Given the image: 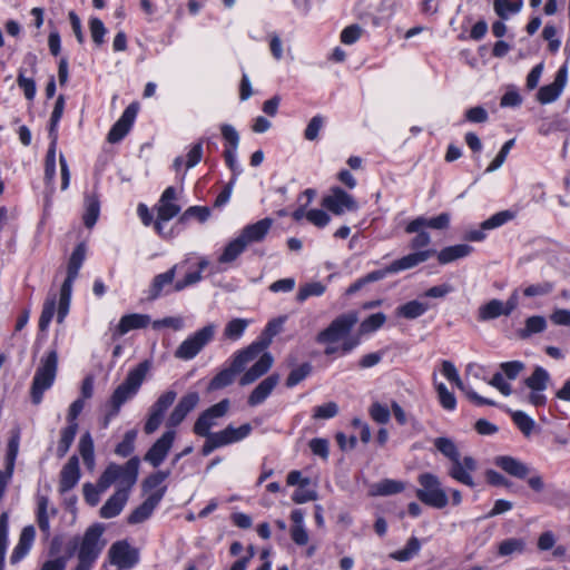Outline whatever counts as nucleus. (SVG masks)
<instances>
[{
    "mask_svg": "<svg viewBox=\"0 0 570 570\" xmlns=\"http://www.w3.org/2000/svg\"><path fill=\"white\" fill-rule=\"evenodd\" d=\"M148 371L149 363L144 361L128 372L125 381L116 387L110 396L109 403L111 410L106 416V424L111 417L118 415L121 406L127 401L131 400L138 393Z\"/></svg>",
    "mask_w": 570,
    "mask_h": 570,
    "instance_id": "obj_1",
    "label": "nucleus"
},
{
    "mask_svg": "<svg viewBox=\"0 0 570 570\" xmlns=\"http://www.w3.org/2000/svg\"><path fill=\"white\" fill-rule=\"evenodd\" d=\"M435 255V249H424L407 254L390 264V271L399 273L402 271L411 269Z\"/></svg>",
    "mask_w": 570,
    "mask_h": 570,
    "instance_id": "obj_22",
    "label": "nucleus"
},
{
    "mask_svg": "<svg viewBox=\"0 0 570 570\" xmlns=\"http://www.w3.org/2000/svg\"><path fill=\"white\" fill-rule=\"evenodd\" d=\"M514 217L515 213L512 210H502L495 213L494 215H492L491 217L481 223L480 229L468 230L464 235V238L469 242H482L487 237V230L499 228L507 224L508 222L514 219Z\"/></svg>",
    "mask_w": 570,
    "mask_h": 570,
    "instance_id": "obj_12",
    "label": "nucleus"
},
{
    "mask_svg": "<svg viewBox=\"0 0 570 570\" xmlns=\"http://www.w3.org/2000/svg\"><path fill=\"white\" fill-rule=\"evenodd\" d=\"M338 413V406L335 402H327L325 404L315 406L313 410V419L327 420L336 416Z\"/></svg>",
    "mask_w": 570,
    "mask_h": 570,
    "instance_id": "obj_63",
    "label": "nucleus"
},
{
    "mask_svg": "<svg viewBox=\"0 0 570 570\" xmlns=\"http://www.w3.org/2000/svg\"><path fill=\"white\" fill-rule=\"evenodd\" d=\"M56 304H57V295L56 294H49L46 298L42 312L39 318V330L45 332L49 327V324L51 323L55 312H56Z\"/></svg>",
    "mask_w": 570,
    "mask_h": 570,
    "instance_id": "obj_45",
    "label": "nucleus"
},
{
    "mask_svg": "<svg viewBox=\"0 0 570 570\" xmlns=\"http://www.w3.org/2000/svg\"><path fill=\"white\" fill-rule=\"evenodd\" d=\"M434 446L452 463H460V452L456 444L448 438H436Z\"/></svg>",
    "mask_w": 570,
    "mask_h": 570,
    "instance_id": "obj_41",
    "label": "nucleus"
},
{
    "mask_svg": "<svg viewBox=\"0 0 570 570\" xmlns=\"http://www.w3.org/2000/svg\"><path fill=\"white\" fill-rule=\"evenodd\" d=\"M430 308L428 303L410 301L396 308V314L407 320H414L423 315Z\"/></svg>",
    "mask_w": 570,
    "mask_h": 570,
    "instance_id": "obj_36",
    "label": "nucleus"
},
{
    "mask_svg": "<svg viewBox=\"0 0 570 570\" xmlns=\"http://www.w3.org/2000/svg\"><path fill=\"white\" fill-rule=\"evenodd\" d=\"M512 420H513L514 424L527 436H529L532 433V431H533V429L535 426L534 421L529 415H527L524 412H522V411L514 412L512 414Z\"/></svg>",
    "mask_w": 570,
    "mask_h": 570,
    "instance_id": "obj_62",
    "label": "nucleus"
},
{
    "mask_svg": "<svg viewBox=\"0 0 570 570\" xmlns=\"http://www.w3.org/2000/svg\"><path fill=\"white\" fill-rule=\"evenodd\" d=\"M316 499L317 492L315 491L314 488H311L309 485L298 487L292 495V500L297 504L314 501Z\"/></svg>",
    "mask_w": 570,
    "mask_h": 570,
    "instance_id": "obj_64",
    "label": "nucleus"
},
{
    "mask_svg": "<svg viewBox=\"0 0 570 570\" xmlns=\"http://www.w3.org/2000/svg\"><path fill=\"white\" fill-rule=\"evenodd\" d=\"M245 249L246 246L244 243L239 239V237H236L225 246L222 255L218 258V262L222 264L233 263Z\"/></svg>",
    "mask_w": 570,
    "mask_h": 570,
    "instance_id": "obj_44",
    "label": "nucleus"
},
{
    "mask_svg": "<svg viewBox=\"0 0 570 570\" xmlns=\"http://www.w3.org/2000/svg\"><path fill=\"white\" fill-rule=\"evenodd\" d=\"M322 206L334 215H343L345 212L358 209L355 198L341 187L331 188L328 195L323 197Z\"/></svg>",
    "mask_w": 570,
    "mask_h": 570,
    "instance_id": "obj_10",
    "label": "nucleus"
},
{
    "mask_svg": "<svg viewBox=\"0 0 570 570\" xmlns=\"http://www.w3.org/2000/svg\"><path fill=\"white\" fill-rule=\"evenodd\" d=\"M170 471H157L148 475L142 482V491L147 494V498L159 497V502L164 498L167 485L165 481L169 476Z\"/></svg>",
    "mask_w": 570,
    "mask_h": 570,
    "instance_id": "obj_21",
    "label": "nucleus"
},
{
    "mask_svg": "<svg viewBox=\"0 0 570 570\" xmlns=\"http://www.w3.org/2000/svg\"><path fill=\"white\" fill-rule=\"evenodd\" d=\"M473 468L474 465H453L450 471V475L463 484L473 487L474 482L471 476V471Z\"/></svg>",
    "mask_w": 570,
    "mask_h": 570,
    "instance_id": "obj_60",
    "label": "nucleus"
},
{
    "mask_svg": "<svg viewBox=\"0 0 570 570\" xmlns=\"http://www.w3.org/2000/svg\"><path fill=\"white\" fill-rule=\"evenodd\" d=\"M416 498L424 504L443 509L449 504V495L441 481L431 473H422L417 478Z\"/></svg>",
    "mask_w": 570,
    "mask_h": 570,
    "instance_id": "obj_4",
    "label": "nucleus"
},
{
    "mask_svg": "<svg viewBox=\"0 0 570 570\" xmlns=\"http://www.w3.org/2000/svg\"><path fill=\"white\" fill-rule=\"evenodd\" d=\"M71 293H72V285L62 283L60 293H59V302H58V311H57V322L59 324L63 323L66 316L69 313Z\"/></svg>",
    "mask_w": 570,
    "mask_h": 570,
    "instance_id": "obj_42",
    "label": "nucleus"
},
{
    "mask_svg": "<svg viewBox=\"0 0 570 570\" xmlns=\"http://www.w3.org/2000/svg\"><path fill=\"white\" fill-rule=\"evenodd\" d=\"M17 83L20 89H22L24 97L28 100H32L36 96V82L32 78H28L24 76V70L22 68L19 69Z\"/></svg>",
    "mask_w": 570,
    "mask_h": 570,
    "instance_id": "obj_61",
    "label": "nucleus"
},
{
    "mask_svg": "<svg viewBox=\"0 0 570 570\" xmlns=\"http://www.w3.org/2000/svg\"><path fill=\"white\" fill-rule=\"evenodd\" d=\"M273 356L269 353H264L259 358L244 372L239 380L240 385H248L266 374L273 365Z\"/></svg>",
    "mask_w": 570,
    "mask_h": 570,
    "instance_id": "obj_26",
    "label": "nucleus"
},
{
    "mask_svg": "<svg viewBox=\"0 0 570 570\" xmlns=\"http://www.w3.org/2000/svg\"><path fill=\"white\" fill-rule=\"evenodd\" d=\"M236 373L228 366L219 371L209 382L208 390L216 391L230 385L235 380Z\"/></svg>",
    "mask_w": 570,
    "mask_h": 570,
    "instance_id": "obj_49",
    "label": "nucleus"
},
{
    "mask_svg": "<svg viewBox=\"0 0 570 570\" xmlns=\"http://www.w3.org/2000/svg\"><path fill=\"white\" fill-rule=\"evenodd\" d=\"M550 379L549 373L543 367H535L533 373L525 379V385L531 390L544 391Z\"/></svg>",
    "mask_w": 570,
    "mask_h": 570,
    "instance_id": "obj_48",
    "label": "nucleus"
},
{
    "mask_svg": "<svg viewBox=\"0 0 570 570\" xmlns=\"http://www.w3.org/2000/svg\"><path fill=\"white\" fill-rule=\"evenodd\" d=\"M249 321L246 318H233L230 320L224 328L223 336L228 341H238L244 335L246 328L249 325Z\"/></svg>",
    "mask_w": 570,
    "mask_h": 570,
    "instance_id": "obj_37",
    "label": "nucleus"
},
{
    "mask_svg": "<svg viewBox=\"0 0 570 570\" xmlns=\"http://www.w3.org/2000/svg\"><path fill=\"white\" fill-rule=\"evenodd\" d=\"M312 371V366L309 363H304L296 368L292 370L286 379V386L294 387L299 382H302L305 377L309 375Z\"/></svg>",
    "mask_w": 570,
    "mask_h": 570,
    "instance_id": "obj_59",
    "label": "nucleus"
},
{
    "mask_svg": "<svg viewBox=\"0 0 570 570\" xmlns=\"http://www.w3.org/2000/svg\"><path fill=\"white\" fill-rule=\"evenodd\" d=\"M177 191L174 187H167L157 204L158 220H170L180 212V206L176 203Z\"/></svg>",
    "mask_w": 570,
    "mask_h": 570,
    "instance_id": "obj_18",
    "label": "nucleus"
},
{
    "mask_svg": "<svg viewBox=\"0 0 570 570\" xmlns=\"http://www.w3.org/2000/svg\"><path fill=\"white\" fill-rule=\"evenodd\" d=\"M179 265L175 264L170 269L165 273H160L156 275L149 287V299H156L160 297L163 294L170 293L169 286L174 287V279L176 276V271Z\"/></svg>",
    "mask_w": 570,
    "mask_h": 570,
    "instance_id": "obj_24",
    "label": "nucleus"
},
{
    "mask_svg": "<svg viewBox=\"0 0 570 570\" xmlns=\"http://www.w3.org/2000/svg\"><path fill=\"white\" fill-rule=\"evenodd\" d=\"M473 252V247L468 244H456L435 252L438 262L441 265L450 264L454 261L468 257Z\"/></svg>",
    "mask_w": 570,
    "mask_h": 570,
    "instance_id": "obj_29",
    "label": "nucleus"
},
{
    "mask_svg": "<svg viewBox=\"0 0 570 570\" xmlns=\"http://www.w3.org/2000/svg\"><path fill=\"white\" fill-rule=\"evenodd\" d=\"M137 438L136 430H129L125 433L124 439L117 444L115 453L120 458L129 456L134 451V444Z\"/></svg>",
    "mask_w": 570,
    "mask_h": 570,
    "instance_id": "obj_54",
    "label": "nucleus"
},
{
    "mask_svg": "<svg viewBox=\"0 0 570 570\" xmlns=\"http://www.w3.org/2000/svg\"><path fill=\"white\" fill-rule=\"evenodd\" d=\"M216 328V325L210 323L189 335L176 348L175 357L184 361L195 358L214 340Z\"/></svg>",
    "mask_w": 570,
    "mask_h": 570,
    "instance_id": "obj_6",
    "label": "nucleus"
},
{
    "mask_svg": "<svg viewBox=\"0 0 570 570\" xmlns=\"http://www.w3.org/2000/svg\"><path fill=\"white\" fill-rule=\"evenodd\" d=\"M150 324V317L147 314H127L124 315L116 328L118 335H125L129 331L145 328Z\"/></svg>",
    "mask_w": 570,
    "mask_h": 570,
    "instance_id": "obj_30",
    "label": "nucleus"
},
{
    "mask_svg": "<svg viewBox=\"0 0 570 570\" xmlns=\"http://www.w3.org/2000/svg\"><path fill=\"white\" fill-rule=\"evenodd\" d=\"M268 342L255 341L247 347L242 348L233 354L229 367L236 373L243 372L247 364L254 361L267 347Z\"/></svg>",
    "mask_w": 570,
    "mask_h": 570,
    "instance_id": "obj_13",
    "label": "nucleus"
},
{
    "mask_svg": "<svg viewBox=\"0 0 570 570\" xmlns=\"http://www.w3.org/2000/svg\"><path fill=\"white\" fill-rule=\"evenodd\" d=\"M35 538H36V530H35L33 525H27L22 529L20 537H19V541H18L17 546L14 547V549L11 553V557H10V562L12 564H17L28 554V552L30 551V549L33 544Z\"/></svg>",
    "mask_w": 570,
    "mask_h": 570,
    "instance_id": "obj_28",
    "label": "nucleus"
},
{
    "mask_svg": "<svg viewBox=\"0 0 570 570\" xmlns=\"http://www.w3.org/2000/svg\"><path fill=\"white\" fill-rule=\"evenodd\" d=\"M176 432L173 430L166 431L149 449L145 455V460L149 463H160L165 460L168 451L173 446Z\"/></svg>",
    "mask_w": 570,
    "mask_h": 570,
    "instance_id": "obj_20",
    "label": "nucleus"
},
{
    "mask_svg": "<svg viewBox=\"0 0 570 570\" xmlns=\"http://www.w3.org/2000/svg\"><path fill=\"white\" fill-rule=\"evenodd\" d=\"M568 82V68L562 66L556 73L553 82L541 87L537 94V99L542 105L556 101L562 94Z\"/></svg>",
    "mask_w": 570,
    "mask_h": 570,
    "instance_id": "obj_14",
    "label": "nucleus"
},
{
    "mask_svg": "<svg viewBox=\"0 0 570 570\" xmlns=\"http://www.w3.org/2000/svg\"><path fill=\"white\" fill-rule=\"evenodd\" d=\"M77 430L78 424L67 425L61 430L60 440L57 445V455L59 459H61L68 452L75 440Z\"/></svg>",
    "mask_w": 570,
    "mask_h": 570,
    "instance_id": "obj_47",
    "label": "nucleus"
},
{
    "mask_svg": "<svg viewBox=\"0 0 570 570\" xmlns=\"http://www.w3.org/2000/svg\"><path fill=\"white\" fill-rule=\"evenodd\" d=\"M278 382V374H272L264 379L249 394L247 400L248 405L257 406L264 403L265 400L272 394Z\"/></svg>",
    "mask_w": 570,
    "mask_h": 570,
    "instance_id": "obj_27",
    "label": "nucleus"
},
{
    "mask_svg": "<svg viewBox=\"0 0 570 570\" xmlns=\"http://www.w3.org/2000/svg\"><path fill=\"white\" fill-rule=\"evenodd\" d=\"M128 497L125 490H117L114 495H111L105 504L100 509V515L105 519H110L118 515L126 502L128 501Z\"/></svg>",
    "mask_w": 570,
    "mask_h": 570,
    "instance_id": "obj_31",
    "label": "nucleus"
},
{
    "mask_svg": "<svg viewBox=\"0 0 570 570\" xmlns=\"http://www.w3.org/2000/svg\"><path fill=\"white\" fill-rule=\"evenodd\" d=\"M176 397L177 393L173 390H168L159 395L156 402L150 406L149 411L164 416L166 411L174 404Z\"/></svg>",
    "mask_w": 570,
    "mask_h": 570,
    "instance_id": "obj_50",
    "label": "nucleus"
},
{
    "mask_svg": "<svg viewBox=\"0 0 570 570\" xmlns=\"http://www.w3.org/2000/svg\"><path fill=\"white\" fill-rule=\"evenodd\" d=\"M105 527L96 523L89 527L80 540L78 564L73 570H91L106 542L101 539Z\"/></svg>",
    "mask_w": 570,
    "mask_h": 570,
    "instance_id": "obj_2",
    "label": "nucleus"
},
{
    "mask_svg": "<svg viewBox=\"0 0 570 570\" xmlns=\"http://www.w3.org/2000/svg\"><path fill=\"white\" fill-rule=\"evenodd\" d=\"M138 112V105L137 104H130L125 111L122 112L121 117L116 121V124L111 127L109 134H108V141L111 144L120 141L130 130L136 116Z\"/></svg>",
    "mask_w": 570,
    "mask_h": 570,
    "instance_id": "obj_17",
    "label": "nucleus"
},
{
    "mask_svg": "<svg viewBox=\"0 0 570 570\" xmlns=\"http://www.w3.org/2000/svg\"><path fill=\"white\" fill-rule=\"evenodd\" d=\"M158 504L159 497L147 498L128 515V523L138 524L146 521L153 514V511Z\"/></svg>",
    "mask_w": 570,
    "mask_h": 570,
    "instance_id": "obj_33",
    "label": "nucleus"
},
{
    "mask_svg": "<svg viewBox=\"0 0 570 570\" xmlns=\"http://www.w3.org/2000/svg\"><path fill=\"white\" fill-rule=\"evenodd\" d=\"M138 476V465H109L98 481L100 491L107 490L111 484L117 490H125L127 495Z\"/></svg>",
    "mask_w": 570,
    "mask_h": 570,
    "instance_id": "obj_5",
    "label": "nucleus"
},
{
    "mask_svg": "<svg viewBox=\"0 0 570 570\" xmlns=\"http://www.w3.org/2000/svg\"><path fill=\"white\" fill-rule=\"evenodd\" d=\"M273 356L269 353H264L259 358L244 372L239 380L240 385H248L266 374L273 365Z\"/></svg>",
    "mask_w": 570,
    "mask_h": 570,
    "instance_id": "obj_25",
    "label": "nucleus"
},
{
    "mask_svg": "<svg viewBox=\"0 0 570 570\" xmlns=\"http://www.w3.org/2000/svg\"><path fill=\"white\" fill-rule=\"evenodd\" d=\"M85 257L86 246L83 244L77 245L69 258L67 277L63 283L73 285L75 279L78 277L79 269L83 264Z\"/></svg>",
    "mask_w": 570,
    "mask_h": 570,
    "instance_id": "obj_32",
    "label": "nucleus"
},
{
    "mask_svg": "<svg viewBox=\"0 0 570 570\" xmlns=\"http://www.w3.org/2000/svg\"><path fill=\"white\" fill-rule=\"evenodd\" d=\"M442 374L452 383H454L465 395L466 397L474 402L476 405H495V402L485 399L481 395H479L473 390L465 386L459 375L458 370L455 368L454 364L450 361H443L442 362Z\"/></svg>",
    "mask_w": 570,
    "mask_h": 570,
    "instance_id": "obj_15",
    "label": "nucleus"
},
{
    "mask_svg": "<svg viewBox=\"0 0 570 570\" xmlns=\"http://www.w3.org/2000/svg\"><path fill=\"white\" fill-rule=\"evenodd\" d=\"M198 403L199 395L197 392L186 393L171 411L167 420V426L170 429L178 426Z\"/></svg>",
    "mask_w": 570,
    "mask_h": 570,
    "instance_id": "obj_16",
    "label": "nucleus"
},
{
    "mask_svg": "<svg viewBox=\"0 0 570 570\" xmlns=\"http://www.w3.org/2000/svg\"><path fill=\"white\" fill-rule=\"evenodd\" d=\"M272 226V218H263L254 224L245 226L238 237L247 247L253 243L262 242L266 237Z\"/></svg>",
    "mask_w": 570,
    "mask_h": 570,
    "instance_id": "obj_19",
    "label": "nucleus"
},
{
    "mask_svg": "<svg viewBox=\"0 0 570 570\" xmlns=\"http://www.w3.org/2000/svg\"><path fill=\"white\" fill-rule=\"evenodd\" d=\"M308 449L318 460L325 461L328 459L330 443L326 439L314 438L309 440Z\"/></svg>",
    "mask_w": 570,
    "mask_h": 570,
    "instance_id": "obj_55",
    "label": "nucleus"
},
{
    "mask_svg": "<svg viewBox=\"0 0 570 570\" xmlns=\"http://www.w3.org/2000/svg\"><path fill=\"white\" fill-rule=\"evenodd\" d=\"M326 292V285L322 282H308L302 284L296 293V301L304 303L309 297H320Z\"/></svg>",
    "mask_w": 570,
    "mask_h": 570,
    "instance_id": "obj_39",
    "label": "nucleus"
},
{
    "mask_svg": "<svg viewBox=\"0 0 570 570\" xmlns=\"http://www.w3.org/2000/svg\"><path fill=\"white\" fill-rule=\"evenodd\" d=\"M250 432L252 425L249 423H245L238 428L228 425L224 430L209 435V440H206L202 452L204 455H208L217 448L244 440Z\"/></svg>",
    "mask_w": 570,
    "mask_h": 570,
    "instance_id": "obj_7",
    "label": "nucleus"
},
{
    "mask_svg": "<svg viewBox=\"0 0 570 570\" xmlns=\"http://www.w3.org/2000/svg\"><path fill=\"white\" fill-rule=\"evenodd\" d=\"M525 547V542L522 539L511 538L503 540L499 544V554L500 556H510L513 553H521L523 552Z\"/></svg>",
    "mask_w": 570,
    "mask_h": 570,
    "instance_id": "obj_57",
    "label": "nucleus"
},
{
    "mask_svg": "<svg viewBox=\"0 0 570 570\" xmlns=\"http://www.w3.org/2000/svg\"><path fill=\"white\" fill-rule=\"evenodd\" d=\"M508 316L503 302L497 298L489 301L481 305L478 309V318L481 322L498 318L500 316Z\"/></svg>",
    "mask_w": 570,
    "mask_h": 570,
    "instance_id": "obj_34",
    "label": "nucleus"
},
{
    "mask_svg": "<svg viewBox=\"0 0 570 570\" xmlns=\"http://www.w3.org/2000/svg\"><path fill=\"white\" fill-rule=\"evenodd\" d=\"M108 558L111 564L121 570L132 568L139 560L138 551L131 548L127 541L112 543L108 551Z\"/></svg>",
    "mask_w": 570,
    "mask_h": 570,
    "instance_id": "obj_11",
    "label": "nucleus"
},
{
    "mask_svg": "<svg viewBox=\"0 0 570 570\" xmlns=\"http://www.w3.org/2000/svg\"><path fill=\"white\" fill-rule=\"evenodd\" d=\"M451 216L449 213H442L432 218H425L420 216L413 220H411L406 227L405 232L407 234H414V232H419L425 227H430L433 229H446L450 226Z\"/></svg>",
    "mask_w": 570,
    "mask_h": 570,
    "instance_id": "obj_23",
    "label": "nucleus"
},
{
    "mask_svg": "<svg viewBox=\"0 0 570 570\" xmlns=\"http://www.w3.org/2000/svg\"><path fill=\"white\" fill-rule=\"evenodd\" d=\"M438 397L443 409L453 411L456 406V399L452 392L448 390L444 383H434Z\"/></svg>",
    "mask_w": 570,
    "mask_h": 570,
    "instance_id": "obj_56",
    "label": "nucleus"
},
{
    "mask_svg": "<svg viewBox=\"0 0 570 570\" xmlns=\"http://www.w3.org/2000/svg\"><path fill=\"white\" fill-rule=\"evenodd\" d=\"M58 371V352L52 348L48 351L39 362L36 370L30 394L33 404H40L43 393L49 390L56 379Z\"/></svg>",
    "mask_w": 570,
    "mask_h": 570,
    "instance_id": "obj_3",
    "label": "nucleus"
},
{
    "mask_svg": "<svg viewBox=\"0 0 570 570\" xmlns=\"http://www.w3.org/2000/svg\"><path fill=\"white\" fill-rule=\"evenodd\" d=\"M176 397L177 393L173 390H168L159 395L156 402L150 406L149 411L164 416L166 411L174 404Z\"/></svg>",
    "mask_w": 570,
    "mask_h": 570,
    "instance_id": "obj_51",
    "label": "nucleus"
},
{
    "mask_svg": "<svg viewBox=\"0 0 570 570\" xmlns=\"http://www.w3.org/2000/svg\"><path fill=\"white\" fill-rule=\"evenodd\" d=\"M547 327V321L543 316H530L525 320L524 328L519 331L521 338H528L533 334L541 333Z\"/></svg>",
    "mask_w": 570,
    "mask_h": 570,
    "instance_id": "obj_46",
    "label": "nucleus"
},
{
    "mask_svg": "<svg viewBox=\"0 0 570 570\" xmlns=\"http://www.w3.org/2000/svg\"><path fill=\"white\" fill-rule=\"evenodd\" d=\"M230 407L228 399H224L220 402L212 405L205 410L197 419L194 424V433L199 436H205L209 440V435L213 433L210 429L217 424V420L225 416Z\"/></svg>",
    "mask_w": 570,
    "mask_h": 570,
    "instance_id": "obj_9",
    "label": "nucleus"
},
{
    "mask_svg": "<svg viewBox=\"0 0 570 570\" xmlns=\"http://www.w3.org/2000/svg\"><path fill=\"white\" fill-rule=\"evenodd\" d=\"M85 215H83V224L86 227L91 228L100 213V202L96 194H87L85 196Z\"/></svg>",
    "mask_w": 570,
    "mask_h": 570,
    "instance_id": "obj_35",
    "label": "nucleus"
},
{
    "mask_svg": "<svg viewBox=\"0 0 570 570\" xmlns=\"http://www.w3.org/2000/svg\"><path fill=\"white\" fill-rule=\"evenodd\" d=\"M386 322L384 313H375L366 317L360 325V334H370L381 328Z\"/></svg>",
    "mask_w": 570,
    "mask_h": 570,
    "instance_id": "obj_53",
    "label": "nucleus"
},
{
    "mask_svg": "<svg viewBox=\"0 0 570 570\" xmlns=\"http://www.w3.org/2000/svg\"><path fill=\"white\" fill-rule=\"evenodd\" d=\"M357 321L358 317L355 312L342 314L332 321L325 330L320 332L316 340L318 343H335L345 337Z\"/></svg>",
    "mask_w": 570,
    "mask_h": 570,
    "instance_id": "obj_8",
    "label": "nucleus"
},
{
    "mask_svg": "<svg viewBox=\"0 0 570 570\" xmlns=\"http://www.w3.org/2000/svg\"><path fill=\"white\" fill-rule=\"evenodd\" d=\"M78 451L85 463H92L94 461V441L89 432L81 435L78 443Z\"/></svg>",
    "mask_w": 570,
    "mask_h": 570,
    "instance_id": "obj_58",
    "label": "nucleus"
},
{
    "mask_svg": "<svg viewBox=\"0 0 570 570\" xmlns=\"http://www.w3.org/2000/svg\"><path fill=\"white\" fill-rule=\"evenodd\" d=\"M48 505L49 499L45 495H39L37 499V523L47 538L50 535V515Z\"/></svg>",
    "mask_w": 570,
    "mask_h": 570,
    "instance_id": "obj_38",
    "label": "nucleus"
},
{
    "mask_svg": "<svg viewBox=\"0 0 570 570\" xmlns=\"http://www.w3.org/2000/svg\"><path fill=\"white\" fill-rule=\"evenodd\" d=\"M405 484L401 481L385 479L374 485V493L379 495H391L402 492Z\"/></svg>",
    "mask_w": 570,
    "mask_h": 570,
    "instance_id": "obj_52",
    "label": "nucleus"
},
{
    "mask_svg": "<svg viewBox=\"0 0 570 570\" xmlns=\"http://www.w3.org/2000/svg\"><path fill=\"white\" fill-rule=\"evenodd\" d=\"M78 465H65L60 474L59 490L61 493L71 490L79 481Z\"/></svg>",
    "mask_w": 570,
    "mask_h": 570,
    "instance_id": "obj_40",
    "label": "nucleus"
},
{
    "mask_svg": "<svg viewBox=\"0 0 570 570\" xmlns=\"http://www.w3.org/2000/svg\"><path fill=\"white\" fill-rule=\"evenodd\" d=\"M421 543L416 537H411L403 549L394 551L390 557L396 561L405 562L420 552Z\"/></svg>",
    "mask_w": 570,
    "mask_h": 570,
    "instance_id": "obj_43",
    "label": "nucleus"
}]
</instances>
